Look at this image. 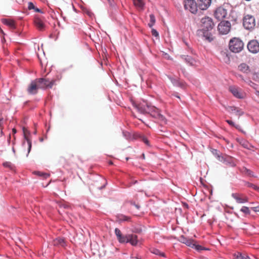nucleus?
I'll list each match as a JSON object with an SVG mask.
<instances>
[{
    "label": "nucleus",
    "instance_id": "603ef678",
    "mask_svg": "<svg viewBox=\"0 0 259 259\" xmlns=\"http://www.w3.org/2000/svg\"><path fill=\"white\" fill-rule=\"evenodd\" d=\"M255 190L257 191V192H259V187L258 186H257V187Z\"/></svg>",
    "mask_w": 259,
    "mask_h": 259
},
{
    "label": "nucleus",
    "instance_id": "a878e982",
    "mask_svg": "<svg viewBox=\"0 0 259 259\" xmlns=\"http://www.w3.org/2000/svg\"><path fill=\"white\" fill-rule=\"evenodd\" d=\"M203 36L205 38V39L208 41L209 42H211L214 39V37L211 32H209V31H204L203 32Z\"/></svg>",
    "mask_w": 259,
    "mask_h": 259
},
{
    "label": "nucleus",
    "instance_id": "ea45409f",
    "mask_svg": "<svg viewBox=\"0 0 259 259\" xmlns=\"http://www.w3.org/2000/svg\"><path fill=\"white\" fill-rule=\"evenodd\" d=\"M247 187H248L252 188V189H254V190H255L256 189V188H257V186H256V185H254V184H253L249 183H248L247 184Z\"/></svg>",
    "mask_w": 259,
    "mask_h": 259
},
{
    "label": "nucleus",
    "instance_id": "c85d7f7f",
    "mask_svg": "<svg viewBox=\"0 0 259 259\" xmlns=\"http://www.w3.org/2000/svg\"><path fill=\"white\" fill-rule=\"evenodd\" d=\"M24 138H25V139L26 140V141L27 142V144L28 151H27V153L26 154V156H27L28 154L30 152L32 144H31V142L30 140L28 138V137L26 136V135L25 134H24Z\"/></svg>",
    "mask_w": 259,
    "mask_h": 259
},
{
    "label": "nucleus",
    "instance_id": "f257e3e1",
    "mask_svg": "<svg viewBox=\"0 0 259 259\" xmlns=\"http://www.w3.org/2000/svg\"><path fill=\"white\" fill-rule=\"evenodd\" d=\"M147 108L148 109V114L157 119L161 123H166V120L165 117L160 113L158 108L149 104H147Z\"/></svg>",
    "mask_w": 259,
    "mask_h": 259
},
{
    "label": "nucleus",
    "instance_id": "7c9ffc66",
    "mask_svg": "<svg viewBox=\"0 0 259 259\" xmlns=\"http://www.w3.org/2000/svg\"><path fill=\"white\" fill-rule=\"evenodd\" d=\"M155 18L153 14L150 15V23L148 25L150 27H152L155 23Z\"/></svg>",
    "mask_w": 259,
    "mask_h": 259
},
{
    "label": "nucleus",
    "instance_id": "4468645a",
    "mask_svg": "<svg viewBox=\"0 0 259 259\" xmlns=\"http://www.w3.org/2000/svg\"><path fill=\"white\" fill-rule=\"evenodd\" d=\"M34 23L35 27L39 31H44L45 29L46 25L40 18L35 16L34 19Z\"/></svg>",
    "mask_w": 259,
    "mask_h": 259
},
{
    "label": "nucleus",
    "instance_id": "4c0bfd02",
    "mask_svg": "<svg viewBox=\"0 0 259 259\" xmlns=\"http://www.w3.org/2000/svg\"><path fill=\"white\" fill-rule=\"evenodd\" d=\"M152 34L155 37H158L159 34L158 32L155 29H152L151 30Z\"/></svg>",
    "mask_w": 259,
    "mask_h": 259
},
{
    "label": "nucleus",
    "instance_id": "a19ab883",
    "mask_svg": "<svg viewBox=\"0 0 259 259\" xmlns=\"http://www.w3.org/2000/svg\"><path fill=\"white\" fill-rule=\"evenodd\" d=\"M142 141L145 143L147 145H149V142L148 140L146 137H142Z\"/></svg>",
    "mask_w": 259,
    "mask_h": 259
},
{
    "label": "nucleus",
    "instance_id": "6ab92c4d",
    "mask_svg": "<svg viewBox=\"0 0 259 259\" xmlns=\"http://www.w3.org/2000/svg\"><path fill=\"white\" fill-rule=\"evenodd\" d=\"M53 244L54 245L61 246L65 247L66 246V242L64 239L62 238H58L54 240Z\"/></svg>",
    "mask_w": 259,
    "mask_h": 259
},
{
    "label": "nucleus",
    "instance_id": "a18cd8bd",
    "mask_svg": "<svg viewBox=\"0 0 259 259\" xmlns=\"http://www.w3.org/2000/svg\"><path fill=\"white\" fill-rule=\"evenodd\" d=\"M3 123H4V118H0V127H2Z\"/></svg>",
    "mask_w": 259,
    "mask_h": 259
},
{
    "label": "nucleus",
    "instance_id": "423d86ee",
    "mask_svg": "<svg viewBox=\"0 0 259 259\" xmlns=\"http://www.w3.org/2000/svg\"><path fill=\"white\" fill-rule=\"evenodd\" d=\"M231 23L228 21H221L218 26V29L220 33L226 34L229 33L231 29Z\"/></svg>",
    "mask_w": 259,
    "mask_h": 259
},
{
    "label": "nucleus",
    "instance_id": "aec40b11",
    "mask_svg": "<svg viewBox=\"0 0 259 259\" xmlns=\"http://www.w3.org/2000/svg\"><path fill=\"white\" fill-rule=\"evenodd\" d=\"M134 6L139 10L144 9L145 3L143 0H133Z\"/></svg>",
    "mask_w": 259,
    "mask_h": 259
},
{
    "label": "nucleus",
    "instance_id": "f8f14e48",
    "mask_svg": "<svg viewBox=\"0 0 259 259\" xmlns=\"http://www.w3.org/2000/svg\"><path fill=\"white\" fill-rule=\"evenodd\" d=\"M212 0H197L198 7L201 10H206L211 5Z\"/></svg>",
    "mask_w": 259,
    "mask_h": 259
},
{
    "label": "nucleus",
    "instance_id": "9b49d317",
    "mask_svg": "<svg viewBox=\"0 0 259 259\" xmlns=\"http://www.w3.org/2000/svg\"><path fill=\"white\" fill-rule=\"evenodd\" d=\"M232 197L235 199L238 203H244L248 201V197L241 193H232Z\"/></svg>",
    "mask_w": 259,
    "mask_h": 259
},
{
    "label": "nucleus",
    "instance_id": "f704fd0d",
    "mask_svg": "<svg viewBox=\"0 0 259 259\" xmlns=\"http://www.w3.org/2000/svg\"><path fill=\"white\" fill-rule=\"evenodd\" d=\"M194 247L195 248L196 250H197L198 251H200V250L205 249V248L204 247H203L202 246L199 245H197V244H196L195 243V245H194Z\"/></svg>",
    "mask_w": 259,
    "mask_h": 259
},
{
    "label": "nucleus",
    "instance_id": "dca6fc26",
    "mask_svg": "<svg viewBox=\"0 0 259 259\" xmlns=\"http://www.w3.org/2000/svg\"><path fill=\"white\" fill-rule=\"evenodd\" d=\"M125 243L129 242L132 245L135 246L138 243L137 236L134 234H129L126 235Z\"/></svg>",
    "mask_w": 259,
    "mask_h": 259
},
{
    "label": "nucleus",
    "instance_id": "bb28decb",
    "mask_svg": "<svg viewBox=\"0 0 259 259\" xmlns=\"http://www.w3.org/2000/svg\"><path fill=\"white\" fill-rule=\"evenodd\" d=\"M118 220L119 222H122L124 221L130 222L131 221V218L123 214H119L117 217Z\"/></svg>",
    "mask_w": 259,
    "mask_h": 259
},
{
    "label": "nucleus",
    "instance_id": "20e7f679",
    "mask_svg": "<svg viewBox=\"0 0 259 259\" xmlns=\"http://www.w3.org/2000/svg\"><path fill=\"white\" fill-rule=\"evenodd\" d=\"M39 89H46L47 88H52L55 84V80H49L48 79L44 78H39L36 79Z\"/></svg>",
    "mask_w": 259,
    "mask_h": 259
},
{
    "label": "nucleus",
    "instance_id": "f03ea898",
    "mask_svg": "<svg viewBox=\"0 0 259 259\" xmlns=\"http://www.w3.org/2000/svg\"><path fill=\"white\" fill-rule=\"evenodd\" d=\"M229 46L231 51L237 53L243 50L244 44L240 39L234 37L230 40Z\"/></svg>",
    "mask_w": 259,
    "mask_h": 259
},
{
    "label": "nucleus",
    "instance_id": "79ce46f5",
    "mask_svg": "<svg viewBox=\"0 0 259 259\" xmlns=\"http://www.w3.org/2000/svg\"><path fill=\"white\" fill-rule=\"evenodd\" d=\"M131 205H134L138 209L140 208V206L138 204H136L134 202L131 201Z\"/></svg>",
    "mask_w": 259,
    "mask_h": 259
},
{
    "label": "nucleus",
    "instance_id": "f3484780",
    "mask_svg": "<svg viewBox=\"0 0 259 259\" xmlns=\"http://www.w3.org/2000/svg\"><path fill=\"white\" fill-rule=\"evenodd\" d=\"M115 234L120 243H125L126 235H122L121 232L118 228H115Z\"/></svg>",
    "mask_w": 259,
    "mask_h": 259
},
{
    "label": "nucleus",
    "instance_id": "09e8293b",
    "mask_svg": "<svg viewBox=\"0 0 259 259\" xmlns=\"http://www.w3.org/2000/svg\"><path fill=\"white\" fill-rule=\"evenodd\" d=\"M238 76L242 79L244 80L242 75H238Z\"/></svg>",
    "mask_w": 259,
    "mask_h": 259
},
{
    "label": "nucleus",
    "instance_id": "c03bdc74",
    "mask_svg": "<svg viewBox=\"0 0 259 259\" xmlns=\"http://www.w3.org/2000/svg\"><path fill=\"white\" fill-rule=\"evenodd\" d=\"M34 12H38V13H42V11H41V10H40V9H39L38 8H36V7L35 8V9H34Z\"/></svg>",
    "mask_w": 259,
    "mask_h": 259
},
{
    "label": "nucleus",
    "instance_id": "de8ad7c7",
    "mask_svg": "<svg viewBox=\"0 0 259 259\" xmlns=\"http://www.w3.org/2000/svg\"><path fill=\"white\" fill-rule=\"evenodd\" d=\"M242 145L245 148H249L247 146V143H244L242 144Z\"/></svg>",
    "mask_w": 259,
    "mask_h": 259
},
{
    "label": "nucleus",
    "instance_id": "ddd939ff",
    "mask_svg": "<svg viewBox=\"0 0 259 259\" xmlns=\"http://www.w3.org/2000/svg\"><path fill=\"white\" fill-rule=\"evenodd\" d=\"M229 90L235 97L239 99L243 98V94L239 88L235 86H230Z\"/></svg>",
    "mask_w": 259,
    "mask_h": 259
},
{
    "label": "nucleus",
    "instance_id": "c756f323",
    "mask_svg": "<svg viewBox=\"0 0 259 259\" xmlns=\"http://www.w3.org/2000/svg\"><path fill=\"white\" fill-rule=\"evenodd\" d=\"M221 54V55H222V57L223 58L224 61L225 62L227 63V62H229L230 61V58L228 57V54L226 52H225V51H222Z\"/></svg>",
    "mask_w": 259,
    "mask_h": 259
},
{
    "label": "nucleus",
    "instance_id": "412c9836",
    "mask_svg": "<svg viewBox=\"0 0 259 259\" xmlns=\"http://www.w3.org/2000/svg\"><path fill=\"white\" fill-rule=\"evenodd\" d=\"M135 107L137 109L138 111L143 114L148 113V109L147 108V104L146 106L143 105H136Z\"/></svg>",
    "mask_w": 259,
    "mask_h": 259
},
{
    "label": "nucleus",
    "instance_id": "cd10ccee",
    "mask_svg": "<svg viewBox=\"0 0 259 259\" xmlns=\"http://www.w3.org/2000/svg\"><path fill=\"white\" fill-rule=\"evenodd\" d=\"M182 58L191 65H193L195 62V60L190 56H183Z\"/></svg>",
    "mask_w": 259,
    "mask_h": 259
},
{
    "label": "nucleus",
    "instance_id": "c9c22d12",
    "mask_svg": "<svg viewBox=\"0 0 259 259\" xmlns=\"http://www.w3.org/2000/svg\"><path fill=\"white\" fill-rule=\"evenodd\" d=\"M37 174L40 176H42L44 178L47 179V178L50 177V175L48 174H44L39 171H37Z\"/></svg>",
    "mask_w": 259,
    "mask_h": 259
},
{
    "label": "nucleus",
    "instance_id": "a211bd4d",
    "mask_svg": "<svg viewBox=\"0 0 259 259\" xmlns=\"http://www.w3.org/2000/svg\"><path fill=\"white\" fill-rule=\"evenodd\" d=\"M239 70L244 73H248L250 72L249 67L245 63H241L238 66Z\"/></svg>",
    "mask_w": 259,
    "mask_h": 259
},
{
    "label": "nucleus",
    "instance_id": "4be33fe9",
    "mask_svg": "<svg viewBox=\"0 0 259 259\" xmlns=\"http://www.w3.org/2000/svg\"><path fill=\"white\" fill-rule=\"evenodd\" d=\"M218 159H219V160L222 161V162H228L229 163H230L231 164V166H234L235 165V164L233 161V159L230 157H226L225 158H224L223 156L221 157V156H218Z\"/></svg>",
    "mask_w": 259,
    "mask_h": 259
},
{
    "label": "nucleus",
    "instance_id": "0eeeda50",
    "mask_svg": "<svg viewBox=\"0 0 259 259\" xmlns=\"http://www.w3.org/2000/svg\"><path fill=\"white\" fill-rule=\"evenodd\" d=\"M255 25V21L254 18L247 15L245 16L243 19V26L246 29H250L254 27Z\"/></svg>",
    "mask_w": 259,
    "mask_h": 259
},
{
    "label": "nucleus",
    "instance_id": "2f4dec72",
    "mask_svg": "<svg viewBox=\"0 0 259 259\" xmlns=\"http://www.w3.org/2000/svg\"><path fill=\"white\" fill-rule=\"evenodd\" d=\"M226 122L231 126H234L236 128L239 129L240 127V125L238 124L235 125L234 123L230 120H227Z\"/></svg>",
    "mask_w": 259,
    "mask_h": 259
},
{
    "label": "nucleus",
    "instance_id": "58836bf2",
    "mask_svg": "<svg viewBox=\"0 0 259 259\" xmlns=\"http://www.w3.org/2000/svg\"><path fill=\"white\" fill-rule=\"evenodd\" d=\"M3 165L5 167H10L11 168H12V164L10 162H6L3 163Z\"/></svg>",
    "mask_w": 259,
    "mask_h": 259
},
{
    "label": "nucleus",
    "instance_id": "b1692460",
    "mask_svg": "<svg viewBox=\"0 0 259 259\" xmlns=\"http://www.w3.org/2000/svg\"><path fill=\"white\" fill-rule=\"evenodd\" d=\"M230 109L232 113H234L237 116H240L244 114L243 111L241 109L236 107H230Z\"/></svg>",
    "mask_w": 259,
    "mask_h": 259
},
{
    "label": "nucleus",
    "instance_id": "49530a36",
    "mask_svg": "<svg viewBox=\"0 0 259 259\" xmlns=\"http://www.w3.org/2000/svg\"><path fill=\"white\" fill-rule=\"evenodd\" d=\"M253 209L254 211H259V206L254 207Z\"/></svg>",
    "mask_w": 259,
    "mask_h": 259
},
{
    "label": "nucleus",
    "instance_id": "473e14b6",
    "mask_svg": "<svg viewBox=\"0 0 259 259\" xmlns=\"http://www.w3.org/2000/svg\"><path fill=\"white\" fill-rule=\"evenodd\" d=\"M242 212L244 213L245 214H249L250 213V210L248 207L246 206H243L241 210Z\"/></svg>",
    "mask_w": 259,
    "mask_h": 259
},
{
    "label": "nucleus",
    "instance_id": "6e6552de",
    "mask_svg": "<svg viewBox=\"0 0 259 259\" xmlns=\"http://www.w3.org/2000/svg\"><path fill=\"white\" fill-rule=\"evenodd\" d=\"M39 87L36 79L32 80L28 85L27 92L29 95H35L38 93Z\"/></svg>",
    "mask_w": 259,
    "mask_h": 259
},
{
    "label": "nucleus",
    "instance_id": "4d7b16f0",
    "mask_svg": "<svg viewBox=\"0 0 259 259\" xmlns=\"http://www.w3.org/2000/svg\"><path fill=\"white\" fill-rule=\"evenodd\" d=\"M25 144V142H23V145H24Z\"/></svg>",
    "mask_w": 259,
    "mask_h": 259
},
{
    "label": "nucleus",
    "instance_id": "3c124183",
    "mask_svg": "<svg viewBox=\"0 0 259 259\" xmlns=\"http://www.w3.org/2000/svg\"><path fill=\"white\" fill-rule=\"evenodd\" d=\"M13 132L14 133H16V130L15 128H13Z\"/></svg>",
    "mask_w": 259,
    "mask_h": 259
},
{
    "label": "nucleus",
    "instance_id": "9d476101",
    "mask_svg": "<svg viewBox=\"0 0 259 259\" xmlns=\"http://www.w3.org/2000/svg\"><path fill=\"white\" fill-rule=\"evenodd\" d=\"M247 49L248 51L253 54L259 52V42L256 40H251L248 43Z\"/></svg>",
    "mask_w": 259,
    "mask_h": 259
},
{
    "label": "nucleus",
    "instance_id": "72a5a7b5",
    "mask_svg": "<svg viewBox=\"0 0 259 259\" xmlns=\"http://www.w3.org/2000/svg\"><path fill=\"white\" fill-rule=\"evenodd\" d=\"M244 171L245 172L246 174H247L249 176L255 177L253 174V172L252 171H251L250 169H248L245 168L244 169Z\"/></svg>",
    "mask_w": 259,
    "mask_h": 259
},
{
    "label": "nucleus",
    "instance_id": "39448f33",
    "mask_svg": "<svg viewBox=\"0 0 259 259\" xmlns=\"http://www.w3.org/2000/svg\"><path fill=\"white\" fill-rule=\"evenodd\" d=\"M184 7L186 10L193 14H196L198 11V5L194 0H184Z\"/></svg>",
    "mask_w": 259,
    "mask_h": 259
},
{
    "label": "nucleus",
    "instance_id": "864d4df0",
    "mask_svg": "<svg viewBox=\"0 0 259 259\" xmlns=\"http://www.w3.org/2000/svg\"><path fill=\"white\" fill-rule=\"evenodd\" d=\"M109 164L110 165H112V164H113V162L111 161H109Z\"/></svg>",
    "mask_w": 259,
    "mask_h": 259
},
{
    "label": "nucleus",
    "instance_id": "e433bc0d",
    "mask_svg": "<svg viewBox=\"0 0 259 259\" xmlns=\"http://www.w3.org/2000/svg\"><path fill=\"white\" fill-rule=\"evenodd\" d=\"M35 7L32 2H29L28 4V9L30 10H34Z\"/></svg>",
    "mask_w": 259,
    "mask_h": 259
},
{
    "label": "nucleus",
    "instance_id": "37998d69",
    "mask_svg": "<svg viewBox=\"0 0 259 259\" xmlns=\"http://www.w3.org/2000/svg\"><path fill=\"white\" fill-rule=\"evenodd\" d=\"M152 253H154L156 254H158L159 252H160L159 250L156 249H153L152 251Z\"/></svg>",
    "mask_w": 259,
    "mask_h": 259
},
{
    "label": "nucleus",
    "instance_id": "5fc2aeb1",
    "mask_svg": "<svg viewBox=\"0 0 259 259\" xmlns=\"http://www.w3.org/2000/svg\"><path fill=\"white\" fill-rule=\"evenodd\" d=\"M108 1L110 4H111V0H108Z\"/></svg>",
    "mask_w": 259,
    "mask_h": 259
},
{
    "label": "nucleus",
    "instance_id": "8fccbe9b",
    "mask_svg": "<svg viewBox=\"0 0 259 259\" xmlns=\"http://www.w3.org/2000/svg\"><path fill=\"white\" fill-rule=\"evenodd\" d=\"M238 76L242 79L244 80L242 75H238Z\"/></svg>",
    "mask_w": 259,
    "mask_h": 259
},
{
    "label": "nucleus",
    "instance_id": "393cba45",
    "mask_svg": "<svg viewBox=\"0 0 259 259\" xmlns=\"http://www.w3.org/2000/svg\"><path fill=\"white\" fill-rule=\"evenodd\" d=\"M234 259H250L249 257L245 254L240 252H237L234 255Z\"/></svg>",
    "mask_w": 259,
    "mask_h": 259
},
{
    "label": "nucleus",
    "instance_id": "7ed1b4c3",
    "mask_svg": "<svg viewBox=\"0 0 259 259\" xmlns=\"http://www.w3.org/2000/svg\"><path fill=\"white\" fill-rule=\"evenodd\" d=\"M201 26L202 30L204 31H209L211 30L214 27V23L212 19L207 16L202 18L201 20Z\"/></svg>",
    "mask_w": 259,
    "mask_h": 259
},
{
    "label": "nucleus",
    "instance_id": "6e6d98bb",
    "mask_svg": "<svg viewBox=\"0 0 259 259\" xmlns=\"http://www.w3.org/2000/svg\"><path fill=\"white\" fill-rule=\"evenodd\" d=\"M160 255H162V256H163L164 255V254L162 253H160Z\"/></svg>",
    "mask_w": 259,
    "mask_h": 259
},
{
    "label": "nucleus",
    "instance_id": "1a4fd4ad",
    "mask_svg": "<svg viewBox=\"0 0 259 259\" xmlns=\"http://www.w3.org/2000/svg\"><path fill=\"white\" fill-rule=\"evenodd\" d=\"M227 15V10L222 7L218 8L214 13V17L219 20L224 19Z\"/></svg>",
    "mask_w": 259,
    "mask_h": 259
},
{
    "label": "nucleus",
    "instance_id": "5701e85b",
    "mask_svg": "<svg viewBox=\"0 0 259 259\" xmlns=\"http://www.w3.org/2000/svg\"><path fill=\"white\" fill-rule=\"evenodd\" d=\"M3 23L8 25L11 29H15L16 28L15 23L14 21L10 19H4L2 20Z\"/></svg>",
    "mask_w": 259,
    "mask_h": 259
},
{
    "label": "nucleus",
    "instance_id": "2eb2a0df",
    "mask_svg": "<svg viewBox=\"0 0 259 259\" xmlns=\"http://www.w3.org/2000/svg\"><path fill=\"white\" fill-rule=\"evenodd\" d=\"M179 240L182 243L185 244L187 246L192 248H194V245H195V241L193 240L187 238L182 235L180 237Z\"/></svg>",
    "mask_w": 259,
    "mask_h": 259
}]
</instances>
